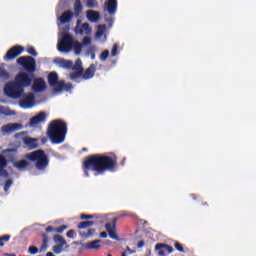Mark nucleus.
<instances>
[{"mask_svg": "<svg viewBox=\"0 0 256 256\" xmlns=\"http://www.w3.org/2000/svg\"><path fill=\"white\" fill-rule=\"evenodd\" d=\"M82 169L85 177H89V171H92L95 175H103L107 173V171H109V173H115V171H117V155L114 153H110V155H89L83 161Z\"/></svg>", "mask_w": 256, "mask_h": 256, "instance_id": "f257e3e1", "label": "nucleus"}, {"mask_svg": "<svg viewBox=\"0 0 256 256\" xmlns=\"http://www.w3.org/2000/svg\"><path fill=\"white\" fill-rule=\"evenodd\" d=\"M47 135L54 145L63 143L67 135V123L61 119L53 120L48 125Z\"/></svg>", "mask_w": 256, "mask_h": 256, "instance_id": "f03ea898", "label": "nucleus"}, {"mask_svg": "<svg viewBox=\"0 0 256 256\" xmlns=\"http://www.w3.org/2000/svg\"><path fill=\"white\" fill-rule=\"evenodd\" d=\"M58 51L60 53H70L74 51L75 55H81L83 51V44L73 38V35L65 33L62 35L61 39L58 41Z\"/></svg>", "mask_w": 256, "mask_h": 256, "instance_id": "7ed1b4c3", "label": "nucleus"}, {"mask_svg": "<svg viewBox=\"0 0 256 256\" xmlns=\"http://www.w3.org/2000/svg\"><path fill=\"white\" fill-rule=\"evenodd\" d=\"M25 159L35 163V167L38 171H45L49 167V156L45 153V150H35L25 155Z\"/></svg>", "mask_w": 256, "mask_h": 256, "instance_id": "20e7f679", "label": "nucleus"}, {"mask_svg": "<svg viewBox=\"0 0 256 256\" xmlns=\"http://www.w3.org/2000/svg\"><path fill=\"white\" fill-rule=\"evenodd\" d=\"M4 93L11 99H19L23 97L25 93V89H22L19 84L14 80L13 82H9L5 85Z\"/></svg>", "mask_w": 256, "mask_h": 256, "instance_id": "39448f33", "label": "nucleus"}, {"mask_svg": "<svg viewBox=\"0 0 256 256\" xmlns=\"http://www.w3.org/2000/svg\"><path fill=\"white\" fill-rule=\"evenodd\" d=\"M17 63L28 73H35L37 71V60L31 56H21L17 59Z\"/></svg>", "mask_w": 256, "mask_h": 256, "instance_id": "423d86ee", "label": "nucleus"}, {"mask_svg": "<svg viewBox=\"0 0 256 256\" xmlns=\"http://www.w3.org/2000/svg\"><path fill=\"white\" fill-rule=\"evenodd\" d=\"M15 81L22 89H24L31 86V83H33V76H30L28 73L21 72L15 77Z\"/></svg>", "mask_w": 256, "mask_h": 256, "instance_id": "0eeeda50", "label": "nucleus"}, {"mask_svg": "<svg viewBox=\"0 0 256 256\" xmlns=\"http://www.w3.org/2000/svg\"><path fill=\"white\" fill-rule=\"evenodd\" d=\"M25 51V48L21 45H15L11 47L4 56V61H13V59H16V57H19L21 53Z\"/></svg>", "mask_w": 256, "mask_h": 256, "instance_id": "6e6552de", "label": "nucleus"}, {"mask_svg": "<svg viewBox=\"0 0 256 256\" xmlns=\"http://www.w3.org/2000/svg\"><path fill=\"white\" fill-rule=\"evenodd\" d=\"M155 250L158 251L159 256L171 255L173 248L169 244L158 243L155 246Z\"/></svg>", "mask_w": 256, "mask_h": 256, "instance_id": "1a4fd4ad", "label": "nucleus"}, {"mask_svg": "<svg viewBox=\"0 0 256 256\" xmlns=\"http://www.w3.org/2000/svg\"><path fill=\"white\" fill-rule=\"evenodd\" d=\"M104 11H107L108 15H115L117 13V0H106L104 3Z\"/></svg>", "mask_w": 256, "mask_h": 256, "instance_id": "9d476101", "label": "nucleus"}, {"mask_svg": "<svg viewBox=\"0 0 256 256\" xmlns=\"http://www.w3.org/2000/svg\"><path fill=\"white\" fill-rule=\"evenodd\" d=\"M32 89H33V91H35V93H42V91L44 89H47V85L45 84V80H43V78L34 79Z\"/></svg>", "mask_w": 256, "mask_h": 256, "instance_id": "9b49d317", "label": "nucleus"}, {"mask_svg": "<svg viewBox=\"0 0 256 256\" xmlns=\"http://www.w3.org/2000/svg\"><path fill=\"white\" fill-rule=\"evenodd\" d=\"M22 128H23V125L19 123H10V124L3 125L1 127V131L2 133H12L13 131H19V129H22Z\"/></svg>", "mask_w": 256, "mask_h": 256, "instance_id": "f8f14e48", "label": "nucleus"}, {"mask_svg": "<svg viewBox=\"0 0 256 256\" xmlns=\"http://www.w3.org/2000/svg\"><path fill=\"white\" fill-rule=\"evenodd\" d=\"M48 83L56 92L57 87H59V83H61V81H59V75H57V72H51L48 75Z\"/></svg>", "mask_w": 256, "mask_h": 256, "instance_id": "ddd939ff", "label": "nucleus"}, {"mask_svg": "<svg viewBox=\"0 0 256 256\" xmlns=\"http://www.w3.org/2000/svg\"><path fill=\"white\" fill-rule=\"evenodd\" d=\"M95 71H97V66L95 64H91L83 73L82 72V79L85 81L89 79H93L95 77Z\"/></svg>", "mask_w": 256, "mask_h": 256, "instance_id": "4468645a", "label": "nucleus"}, {"mask_svg": "<svg viewBox=\"0 0 256 256\" xmlns=\"http://www.w3.org/2000/svg\"><path fill=\"white\" fill-rule=\"evenodd\" d=\"M83 249L90 251H99L101 249V240H93L86 244H82Z\"/></svg>", "mask_w": 256, "mask_h": 256, "instance_id": "2eb2a0df", "label": "nucleus"}, {"mask_svg": "<svg viewBox=\"0 0 256 256\" xmlns=\"http://www.w3.org/2000/svg\"><path fill=\"white\" fill-rule=\"evenodd\" d=\"M34 104L35 95L31 92L24 96L23 100L20 102L21 107H32Z\"/></svg>", "mask_w": 256, "mask_h": 256, "instance_id": "dca6fc26", "label": "nucleus"}, {"mask_svg": "<svg viewBox=\"0 0 256 256\" xmlns=\"http://www.w3.org/2000/svg\"><path fill=\"white\" fill-rule=\"evenodd\" d=\"M73 17H75L73 11L67 10L61 14L59 21L62 25H65V23H71V21H73Z\"/></svg>", "mask_w": 256, "mask_h": 256, "instance_id": "f3484780", "label": "nucleus"}, {"mask_svg": "<svg viewBox=\"0 0 256 256\" xmlns=\"http://www.w3.org/2000/svg\"><path fill=\"white\" fill-rule=\"evenodd\" d=\"M45 121H47V113L40 112L30 119V125H39V123H45Z\"/></svg>", "mask_w": 256, "mask_h": 256, "instance_id": "a211bd4d", "label": "nucleus"}, {"mask_svg": "<svg viewBox=\"0 0 256 256\" xmlns=\"http://www.w3.org/2000/svg\"><path fill=\"white\" fill-rule=\"evenodd\" d=\"M7 165H9V163L7 162V159L5 158V156L0 154V175L2 177H9V172L7 171Z\"/></svg>", "mask_w": 256, "mask_h": 256, "instance_id": "6ab92c4d", "label": "nucleus"}, {"mask_svg": "<svg viewBox=\"0 0 256 256\" xmlns=\"http://www.w3.org/2000/svg\"><path fill=\"white\" fill-rule=\"evenodd\" d=\"M22 141L24 143V145H26V147H28V149H37L38 145H37V139L35 138H30L27 136L22 137Z\"/></svg>", "mask_w": 256, "mask_h": 256, "instance_id": "aec40b11", "label": "nucleus"}, {"mask_svg": "<svg viewBox=\"0 0 256 256\" xmlns=\"http://www.w3.org/2000/svg\"><path fill=\"white\" fill-rule=\"evenodd\" d=\"M86 17L91 23H97V21L101 19V14H99V12L94 10H88L86 12Z\"/></svg>", "mask_w": 256, "mask_h": 256, "instance_id": "412c9836", "label": "nucleus"}, {"mask_svg": "<svg viewBox=\"0 0 256 256\" xmlns=\"http://www.w3.org/2000/svg\"><path fill=\"white\" fill-rule=\"evenodd\" d=\"M29 165H31V163H29L27 160H18L13 162V167L18 169V171H25Z\"/></svg>", "mask_w": 256, "mask_h": 256, "instance_id": "4be33fe9", "label": "nucleus"}, {"mask_svg": "<svg viewBox=\"0 0 256 256\" xmlns=\"http://www.w3.org/2000/svg\"><path fill=\"white\" fill-rule=\"evenodd\" d=\"M117 221H119V218L114 217L111 222H108L105 224V229H106L107 233L117 231Z\"/></svg>", "mask_w": 256, "mask_h": 256, "instance_id": "5701e85b", "label": "nucleus"}, {"mask_svg": "<svg viewBox=\"0 0 256 256\" xmlns=\"http://www.w3.org/2000/svg\"><path fill=\"white\" fill-rule=\"evenodd\" d=\"M71 89H73V84L60 81L58 87H56V93H59V91H71Z\"/></svg>", "mask_w": 256, "mask_h": 256, "instance_id": "b1692460", "label": "nucleus"}, {"mask_svg": "<svg viewBox=\"0 0 256 256\" xmlns=\"http://www.w3.org/2000/svg\"><path fill=\"white\" fill-rule=\"evenodd\" d=\"M69 226L67 225H62V226H59L58 228H55L53 226H48L46 228V233H63V231H65V229H68Z\"/></svg>", "mask_w": 256, "mask_h": 256, "instance_id": "393cba45", "label": "nucleus"}, {"mask_svg": "<svg viewBox=\"0 0 256 256\" xmlns=\"http://www.w3.org/2000/svg\"><path fill=\"white\" fill-rule=\"evenodd\" d=\"M83 13V5L81 4V0H75L74 2V17H79Z\"/></svg>", "mask_w": 256, "mask_h": 256, "instance_id": "a878e982", "label": "nucleus"}, {"mask_svg": "<svg viewBox=\"0 0 256 256\" xmlns=\"http://www.w3.org/2000/svg\"><path fill=\"white\" fill-rule=\"evenodd\" d=\"M91 31L92 29L89 23H83L81 28L76 29V33H80V35H83V33H85L86 35H89Z\"/></svg>", "mask_w": 256, "mask_h": 256, "instance_id": "bb28decb", "label": "nucleus"}, {"mask_svg": "<svg viewBox=\"0 0 256 256\" xmlns=\"http://www.w3.org/2000/svg\"><path fill=\"white\" fill-rule=\"evenodd\" d=\"M42 239H43V243L40 247V253H43L45 251H47V247H49L48 243H49V236H47V234H42Z\"/></svg>", "mask_w": 256, "mask_h": 256, "instance_id": "cd10ccee", "label": "nucleus"}, {"mask_svg": "<svg viewBox=\"0 0 256 256\" xmlns=\"http://www.w3.org/2000/svg\"><path fill=\"white\" fill-rule=\"evenodd\" d=\"M58 63L64 69H72V67H73V61H71V60L60 59L58 61Z\"/></svg>", "mask_w": 256, "mask_h": 256, "instance_id": "c85d7f7f", "label": "nucleus"}, {"mask_svg": "<svg viewBox=\"0 0 256 256\" xmlns=\"http://www.w3.org/2000/svg\"><path fill=\"white\" fill-rule=\"evenodd\" d=\"M95 225L94 221H83L78 224V229H89V227H93Z\"/></svg>", "mask_w": 256, "mask_h": 256, "instance_id": "c756f323", "label": "nucleus"}, {"mask_svg": "<svg viewBox=\"0 0 256 256\" xmlns=\"http://www.w3.org/2000/svg\"><path fill=\"white\" fill-rule=\"evenodd\" d=\"M72 71H80L83 73V65L81 63V59L76 60L75 65L72 64Z\"/></svg>", "mask_w": 256, "mask_h": 256, "instance_id": "7c9ffc66", "label": "nucleus"}, {"mask_svg": "<svg viewBox=\"0 0 256 256\" xmlns=\"http://www.w3.org/2000/svg\"><path fill=\"white\" fill-rule=\"evenodd\" d=\"M53 240L55 241V243H60L59 245H67V241H65V238H63V236L59 234L54 235Z\"/></svg>", "mask_w": 256, "mask_h": 256, "instance_id": "2f4dec72", "label": "nucleus"}, {"mask_svg": "<svg viewBox=\"0 0 256 256\" xmlns=\"http://www.w3.org/2000/svg\"><path fill=\"white\" fill-rule=\"evenodd\" d=\"M65 245L67 244H58L53 246L52 251L56 254L59 255L61 253H63V248L65 247Z\"/></svg>", "mask_w": 256, "mask_h": 256, "instance_id": "473e14b6", "label": "nucleus"}, {"mask_svg": "<svg viewBox=\"0 0 256 256\" xmlns=\"http://www.w3.org/2000/svg\"><path fill=\"white\" fill-rule=\"evenodd\" d=\"M86 7H88V9H97V7H99V3L97 0H87Z\"/></svg>", "mask_w": 256, "mask_h": 256, "instance_id": "72a5a7b5", "label": "nucleus"}, {"mask_svg": "<svg viewBox=\"0 0 256 256\" xmlns=\"http://www.w3.org/2000/svg\"><path fill=\"white\" fill-rule=\"evenodd\" d=\"M95 235V229H89L88 232H80V236L84 239H89V237H93Z\"/></svg>", "mask_w": 256, "mask_h": 256, "instance_id": "f704fd0d", "label": "nucleus"}, {"mask_svg": "<svg viewBox=\"0 0 256 256\" xmlns=\"http://www.w3.org/2000/svg\"><path fill=\"white\" fill-rule=\"evenodd\" d=\"M9 77H10L9 72L5 70V68L0 67V79L7 81Z\"/></svg>", "mask_w": 256, "mask_h": 256, "instance_id": "c9c22d12", "label": "nucleus"}, {"mask_svg": "<svg viewBox=\"0 0 256 256\" xmlns=\"http://www.w3.org/2000/svg\"><path fill=\"white\" fill-rule=\"evenodd\" d=\"M10 239H11V235L0 236V247H5V243H8Z\"/></svg>", "mask_w": 256, "mask_h": 256, "instance_id": "e433bc0d", "label": "nucleus"}, {"mask_svg": "<svg viewBox=\"0 0 256 256\" xmlns=\"http://www.w3.org/2000/svg\"><path fill=\"white\" fill-rule=\"evenodd\" d=\"M79 77H83V72L74 70V72L70 74V79H72V81L75 79H79Z\"/></svg>", "mask_w": 256, "mask_h": 256, "instance_id": "4c0bfd02", "label": "nucleus"}, {"mask_svg": "<svg viewBox=\"0 0 256 256\" xmlns=\"http://www.w3.org/2000/svg\"><path fill=\"white\" fill-rule=\"evenodd\" d=\"M13 185V180L11 179H8L6 182H5V185H4V191L5 193H7L9 191V189H11V186Z\"/></svg>", "mask_w": 256, "mask_h": 256, "instance_id": "58836bf2", "label": "nucleus"}, {"mask_svg": "<svg viewBox=\"0 0 256 256\" xmlns=\"http://www.w3.org/2000/svg\"><path fill=\"white\" fill-rule=\"evenodd\" d=\"M174 247L180 253H185V248H183V244H181L179 242H175Z\"/></svg>", "mask_w": 256, "mask_h": 256, "instance_id": "ea45409f", "label": "nucleus"}, {"mask_svg": "<svg viewBox=\"0 0 256 256\" xmlns=\"http://www.w3.org/2000/svg\"><path fill=\"white\" fill-rule=\"evenodd\" d=\"M27 53H29V55H32V57H37V50H35L33 46H29L27 48Z\"/></svg>", "mask_w": 256, "mask_h": 256, "instance_id": "a19ab883", "label": "nucleus"}, {"mask_svg": "<svg viewBox=\"0 0 256 256\" xmlns=\"http://www.w3.org/2000/svg\"><path fill=\"white\" fill-rule=\"evenodd\" d=\"M109 57V50H104L100 55V61H107Z\"/></svg>", "mask_w": 256, "mask_h": 256, "instance_id": "79ce46f5", "label": "nucleus"}, {"mask_svg": "<svg viewBox=\"0 0 256 256\" xmlns=\"http://www.w3.org/2000/svg\"><path fill=\"white\" fill-rule=\"evenodd\" d=\"M110 239H114L115 241H119V236L117 235V230H113L112 232H108Z\"/></svg>", "mask_w": 256, "mask_h": 256, "instance_id": "37998d69", "label": "nucleus"}, {"mask_svg": "<svg viewBox=\"0 0 256 256\" xmlns=\"http://www.w3.org/2000/svg\"><path fill=\"white\" fill-rule=\"evenodd\" d=\"M28 252L30 253V255H37V253H39V248L35 246H30L28 248Z\"/></svg>", "mask_w": 256, "mask_h": 256, "instance_id": "c03bdc74", "label": "nucleus"}, {"mask_svg": "<svg viewBox=\"0 0 256 256\" xmlns=\"http://www.w3.org/2000/svg\"><path fill=\"white\" fill-rule=\"evenodd\" d=\"M118 51H119V45L114 44L112 47V51H111L112 57H115L117 55Z\"/></svg>", "mask_w": 256, "mask_h": 256, "instance_id": "a18cd8bd", "label": "nucleus"}, {"mask_svg": "<svg viewBox=\"0 0 256 256\" xmlns=\"http://www.w3.org/2000/svg\"><path fill=\"white\" fill-rule=\"evenodd\" d=\"M96 215L82 214L80 215V219H96Z\"/></svg>", "mask_w": 256, "mask_h": 256, "instance_id": "49530a36", "label": "nucleus"}, {"mask_svg": "<svg viewBox=\"0 0 256 256\" xmlns=\"http://www.w3.org/2000/svg\"><path fill=\"white\" fill-rule=\"evenodd\" d=\"M82 47L83 45H91V38L90 37H84L83 40H82Z\"/></svg>", "mask_w": 256, "mask_h": 256, "instance_id": "de8ad7c7", "label": "nucleus"}, {"mask_svg": "<svg viewBox=\"0 0 256 256\" xmlns=\"http://www.w3.org/2000/svg\"><path fill=\"white\" fill-rule=\"evenodd\" d=\"M69 239H75V230H69L66 234Z\"/></svg>", "mask_w": 256, "mask_h": 256, "instance_id": "09e8293b", "label": "nucleus"}, {"mask_svg": "<svg viewBox=\"0 0 256 256\" xmlns=\"http://www.w3.org/2000/svg\"><path fill=\"white\" fill-rule=\"evenodd\" d=\"M69 0H60L59 6L60 7H69Z\"/></svg>", "mask_w": 256, "mask_h": 256, "instance_id": "8fccbe9b", "label": "nucleus"}, {"mask_svg": "<svg viewBox=\"0 0 256 256\" xmlns=\"http://www.w3.org/2000/svg\"><path fill=\"white\" fill-rule=\"evenodd\" d=\"M24 135H27V132H19L15 134L16 139H21V137H24Z\"/></svg>", "mask_w": 256, "mask_h": 256, "instance_id": "3c124183", "label": "nucleus"}, {"mask_svg": "<svg viewBox=\"0 0 256 256\" xmlns=\"http://www.w3.org/2000/svg\"><path fill=\"white\" fill-rule=\"evenodd\" d=\"M142 247H145V241H143V240L139 241L137 244L138 249H141Z\"/></svg>", "mask_w": 256, "mask_h": 256, "instance_id": "603ef678", "label": "nucleus"}, {"mask_svg": "<svg viewBox=\"0 0 256 256\" xmlns=\"http://www.w3.org/2000/svg\"><path fill=\"white\" fill-rule=\"evenodd\" d=\"M126 251H128L129 255H133L135 253V250L130 249L129 246L126 247Z\"/></svg>", "mask_w": 256, "mask_h": 256, "instance_id": "864d4df0", "label": "nucleus"}, {"mask_svg": "<svg viewBox=\"0 0 256 256\" xmlns=\"http://www.w3.org/2000/svg\"><path fill=\"white\" fill-rule=\"evenodd\" d=\"M100 237L101 239H107V232H101Z\"/></svg>", "mask_w": 256, "mask_h": 256, "instance_id": "5fc2aeb1", "label": "nucleus"}, {"mask_svg": "<svg viewBox=\"0 0 256 256\" xmlns=\"http://www.w3.org/2000/svg\"><path fill=\"white\" fill-rule=\"evenodd\" d=\"M98 29H99V31H105V29H107V26H105V25H99V26H98Z\"/></svg>", "mask_w": 256, "mask_h": 256, "instance_id": "6e6d98bb", "label": "nucleus"}, {"mask_svg": "<svg viewBox=\"0 0 256 256\" xmlns=\"http://www.w3.org/2000/svg\"><path fill=\"white\" fill-rule=\"evenodd\" d=\"M191 197H192V199H194V201L199 198V196L197 194H191Z\"/></svg>", "mask_w": 256, "mask_h": 256, "instance_id": "4d7b16f0", "label": "nucleus"}, {"mask_svg": "<svg viewBox=\"0 0 256 256\" xmlns=\"http://www.w3.org/2000/svg\"><path fill=\"white\" fill-rule=\"evenodd\" d=\"M202 205H203V207H209V203H207V202L202 203Z\"/></svg>", "mask_w": 256, "mask_h": 256, "instance_id": "13d9d810", "label": "nucleus"}, {"mask_svg": "<svg viewBox=\"0 0 256 256\" xmlns=\"http://www.w3.org/2000/svg\"><path fill=\"white\" fill-rule=\"evenodd\" d=\"M5 256H15V254H9V253H5Z\"/></svg>", "mask_w": 256, "mask_h": 256, "instance_id": "bf43d9fd", "label": "nucleus"}, {"mask_svg": "<svg viewBox=\"0 0 256 256\" xmlns=\"http://www.w3.org/2000/svg\"><path fill=\"white\" fill-rule=\"evenodd\" d=\"M106 21H109V23H113V19H106Z\"/></svg>", "mask_w": 256, "mask_h": 256, "instance_id": "052dcab7", "label": "nucleus"}, {"mask_svg": "<svg viewBox=\"0 0 256 256\" xmlns=\"http://www.w3.org/2000/svg\"><path fill=\"white\" fill-rule=\"evenodd\" d=\"M121 256H127V252H122Z\"/></svg>", "mask_w": 256, "mask_h": 256, "instance_id": "680f3d73", "label": "nucleus"}, {"mask_svg": "<svg viewBox=\"0 0 256 256\" xmlns=\"http://www.w3.org/2000/svg\"><path fill=\"white\" fill-rule=\"evenodd\" d=\"M92 59H95V54L92 55Z\"/></svg>", "mask_w": 256, "mask_h": 256, "instance_id": "e2e57ef3", "label": "nucleus"}, {"mask_svg": "<svg viewBox=\"0 0 256 256\" xmlns=\"http://www.w3.org/2000/svg\"><path fill=\"white\" fill-rule=\"evenodd\" d=\"M82 151H87V148H83Z\"/></svg>", "mask_w": 256, "mask_h": 256, "instance_id": "0e129e2a", "label": "nucleus"}, {"mask_svg": "<svg viewBox=\"0 0 256 256\" xmlns=\"http://www.w3.org/2000/svg\"><path fill=\"white\" fill-rule=\"evenodd\" d=\"M97 35H101V32H97Z\"/></svg>", "mask_w": 256, "mask_h": 256, "instance_id": "69168bd1", "label": "nucleus"}, {"mask_svg": "<svg viewBox=\"0 0 256 256\" xmlns=\"http://www.w3.org/2000/svg\"><path fill=\"white\" fill-rule=\"evenodd\" d=\"M107 256H112L111 254H108Z\"/></svg>", "mask_w": 256, "mask_h": 256, "instance_id": "338daca9", "label": "nucleus"}]
</instances>
